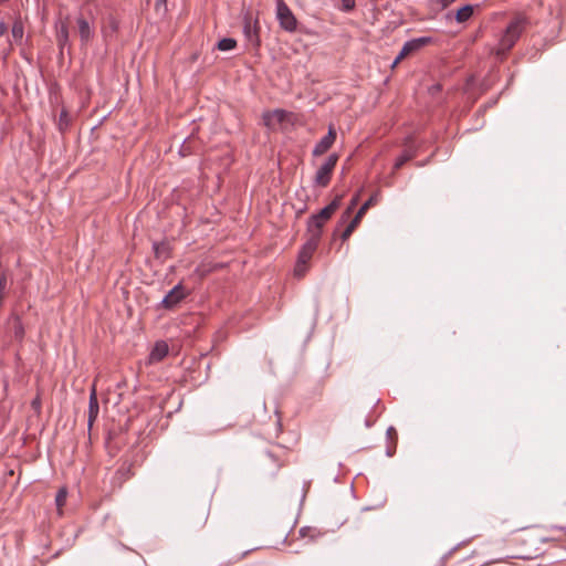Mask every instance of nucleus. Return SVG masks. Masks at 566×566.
Returning <instances> with one entry per match:
<instances>
[{
  "label": "nucleus",
  "instance_id": "obj_21",
  "mask_svg": "<svg viewBox=\"0 0 566 566\" xmlns=\"http://www.w3.org/2000/svg\"><path fill=\"white\" fill-rule=\"evenodd\" d=\"M237 46V41L232 38H224L220 40L217 44V48L220 51H230Z\"/></svg>",
  "mask_w": 566,
  "mask_h": 566
},
{
  "label": "nucleus",
  "instance_id": "obj_13",
  "mask_svg": "<svg viewBox=\"0 0 566 566\" xmlns=\"http://www.w3.org/2000/svg\"><path fill=\"white\" fill-rule=\"evenodd\" d=\"M99 405L98 400H88V417H87V430H92L95 420L98 417Z\"/></svg>",
  "mask_w": 566,
  "mask_h": 566
},
{
  "label": "nucleus",
  "instance_id": "obj_2",
  "mask_svg": "<svg viewBox=\"0 0 566 566\" xmlns=\"http://www.w3.org/2000/svg\"><path fill=\"white\" fill-rule=\"evenodd\" d=\"M284 453L285 451L279 447L264 453L260 467L265 475L275 476L279 470L285 465Z\"/></svg>",
  "mask_w": 566,
  "mask_h": 566
},
{
  "label": "nucleus",
  "instance_id": "obj_12",
  "mask_svg": "<svg viewBox=\"0 0 566 566\" xmlns=\"http://www.w3.org/2000/svg\"><path fill=\"white\" fill-rule=\"evenodd\" d=\"M342 196H337L329 205L324 207L318 213H316L317 218L321 220L328 221L331 217L335 213L340 205Z\"/></svg>",
  "mask_w": 566,
  "mask_h": 566
},
{
  "label": "nucleus",
  "instance_id": "obj_11",
  "mask_svg": "<svg viewBox=\"0 0 566 566\" xmlns=\"http://www.w3.org/2000/svg\"><path fill=\"white\" fill-rule=\"evenodd\" d=\"M286 119V112L284 109H274L263 114V120L266 126H272L274 123L281 124Z\"/></svg>",
  "mask_w": 566,
  "mask_h": 566
},
{
  "label": "nucleus",
  "instance_id": "obj_39",
  "mask_svg": "<svg viewBox=\"0 0 566 566\" xmlns=\"http://www.w3.org/2000/svg\"><path fill=\"white\" fill-rule=\"evenodd\" d=\"M352 233H353V232H352V231L346 227V228H345V230H344V231L342 232V234H340V239H342L343 241H346V240H348V239H349V237L352 235Z\"/></svg>",
  "mask_w": 566,
  "mask_h": 566
},
{
  "label": "nucleus",
  "instance_id": "obj_25",
  "mask_svg": "<svg viewBox=\"0 0 566 566\" xmlns=\"http://www.w3.org/2000/svg\"><path fill=\"white\" fill-rule=\"evenodd\" d=\"M13 332H14V337L19 340H22L23 336H24V327H23V324H22V321L19 318V317H15L14 318V327H13Z\"/></svg>",
  "mask_w": 566,
  "mask_h": 566
},
{
  "label": "nucleus",
  "instance_id": "obj_29",
  "mask_svg": "<svg viewBox=\"0 0 566 566\" xmlns=\"http://www.w3.org/2000/svg\"><path fill=\"white\" fill-rule=\"evenodd\" d=\"M67 492L65 489H60L55 496L57 507H62L66 502Z\"/></svg>",
  "mask_w": 566,
  "mask_h": 566
},
{
  "label": "nucleus",
  "instance_id": "obj_3",
  "mask_svg": "<svg viewBox=\"0 0 566 566\" xmlns=\"http://www.w3.org/2000/svg\"><path fill=\"white\" fill-rule=\"evenodd\" d=\"M276 18L280 27L290 33L297 29V19L283 0L276 1Z\"/></svg>",
  "mask_w": 566,
  "mask_h": 566
},
{
  "label": "nucleus",
  "instance_id": "obj_34",
  "mask_svg": "<svg viewBox=\"0 0 566 566\" xmlns=\"http://www.w3.org/2000/svg\"><path fill=\"white\" fill-rule=\"evenodd\" d=\"M7 274L4 272L0 273V295L4 296V291L7 289Z\"/></svg>",
  "mask_w": 566,
  "mask_h": 566
},
{
  "label": "nucleus",
  "instance_id": "obj_37",
  "mask_svg": "<svg viewBox=\"0 0 566 566\" xmlns=\"http://www.w3.org/2000/svg\"><path fill=\"white\" fill-rule=\"evenodd\" d=\"M88 400H98V398H97V390H96V384L95 382H93V385L91 386Z\"/></svg>",
  "mask_w": 566,
  "mask_h": 566
},
{
  "label": "nucleus",
  "instance_id": "obj_6",
  "mask_svg": "<svg viewBox=\"0 0 566 566\" xmlns=\"http://www.w3.org/2000/svg\"><path fill=\"white\" fill-rule=\"evenodd\" d=\"M336 130L333 125H329L327 134L314 146L313 156L324 155L335 143Z\"/></svg>",
  "mask_w": 566,
  "mask_h": 566
},
{
  "label": "nucleus",
  "instance_id": "obj_35",
  "mask_svg": "<svg viewBox=\"0 0 566 566\" xmlns=\"http://www.w3.org/2000/svg\"><path fill=\"white\" fill-rule=\"evenodd\" d=\"M361 218H358V213L356 212L355 217L350 220V222L346 226L352 232L355 231L357 226L359 224Z\"/></svg>",
  "mask_w": 566,
  "mask_h": 566
},
{
  "label": "nucleus",
  "instance_id": "obj_36",
  "mask_svg": "<svg viewBox=\"0 0 566 566\" xmlns=\"http://www.w3.org/2000/svg\"><path fill=\"white\" fill-rule=\"evenodd\" d=\"M312 254H310L308 252L304 251L302 248L298 252V255H297V260L302 261V262H306L308 263L310 260L312 259Z\"/></svg>",
  "mask_w": 566,
  "mask_h": 566
},
{
  "label": "nucleus",
  "instance_id": "obj_22",
  "mask_svg": "<svg viewBox=\"0 0 566 566\" xmlns=\"http://www.w3.org/2000/svg\"><path fill=\"white\" fill-rule=\"evenodd\" d=\"M130 469L129 468H119L115 473V479L118 481V485L122 484L130 478Z\"/></svg>",
  "mask_w": 566,
  "mask_h": 566
},
{
  "label": "nucleus",
  "instance_id": "obj_33",
  "mask_svg": "<svg viewBox=\"0 0 566 566\" xmlns=\"http://www.w3.org/2000/svg\"><path fill=\"white\" fill-rule=\"evenodd\" d=\"M155 10L157 12H166L167 11V0H155Z\"/></svg>",
  "mask_w": 566,
  "mask_h": 566
},
{
  "label": "nucleus",
  "instance_id": "obj_30",
  "mask_svg": "<svg viewBox=\"0 0 566 566\" xmlns=\"http://www.w3.org/2000/svg\"><path fill=\"white\" fill-rule=\"evenodd\" d=\"M411 54L410 48L405 43L401 51L394 61V66L397 65L402 59Z\"/></svg>",
  "mask_w": 566,
  "mask_h": 566
},
{
  "label": "nucleus",
  "instance_id": "obj_7",
  "mask_svg": "<svg viewBox=\"0 0 566 566\" xmlns=\"http://www.w3.org/2000/svg\"><path fill=\"white\" fill-rule=\"evenodd\" d=\"M243 32L245 38L254 45H260V36H259V25L258 20H255L254 25L251 24V18L245 17L244 18V25H243Z\"/></svg>",
  "mask_w": 566,
  "mask_h": 566
},
{
  "label": "nucleus",
  "instance_id": "obj_14",
  "mask_svg": "<svg viewBox=\"0 0 566 566\" xmlns=\"http://www.w3.org/2000/svg\"><path fill=\"white\" fill-rule=\"evenodd\" d=\"M432 42L433 39L431 36H421L409 40L406 42V44L410 48L411 53H415Z\"/></svg>",
  "mask_w": 566,
  "mask_h": 566
},
{
  "label": "nucleus",
  "instance_id": "obj_17",
  "mask_svg": "<svg viewBox=\"0 0 566 566\" xmlns=\"http://www.w3.org/2000/svg\"><path fill=\"white\" fill-rule=\"evenodd\" d=\"M473 12H474V7L471 4H465L457 11L454 18H455L457 22L464 23L471 19V17L473 15Z\"/></svg>",
  "mask_w": 566,
  "mask_h": 566
},
{
  "label": "nucleus",
  "instance_id": "obj_23",
  "mask_svg": "<svg viewBox=\"0 0 566 566\" xmlns=\"http://www.w3.org/2000/svg\"><path fill=\"white\" fill-rule=\"evenodd\" d=\"M71 119L66 109H62L59 116V129L65 130L70 126Z\"/></svg>",
  "mask_w": 566,
  "mask_h": 566
},
{
  "label": "nucleus",
  "instance_id": "obj_1",
  "mask_svg": "<svg viewBox=\"0 0 566 566\" xmlns=\"http://www.w3.org/2000/svg\"><path fill=\"white\" fill-rule=\"evenodd\" d=\"M526 19L522 15L514 17L505 28L499 44L495 49L497 56H505L506 53L515 45L521 34L525 30Z\"/></svg>",
  "mask_w": 566,
  "mask_h": 566
},
{
  "label": "nucleus",
  "instance_id": "obj_24",
  "mask_svg": "<svg viewBox=\"0 0 566 566\" xmlns=\"http://www.w3.org/2000/svg\"><path fill=\"white\" fill-rule=\"evenodd\" d=\"M377 201V196L376 195H373L367 201H365L363 203V206L358 209L357 213H358V218H363L366 213V211L373 206L375 205Z\"/></svg>",
  "mask_w": 566,
  "mask_h": 566
},
{
  "label": "nucleus",
  "instance_id": "obj_16",
  "mask_svg": "<svg viewBox=\"0 0 566 566\" xmlns=\"http://www.w3.org/2000/svg\"><path fill=\"white\" fill-rule=\"evenodd\" d=\"M416 157V150L412 148L405 149L395 161L394 170L400 169L407 161Z\"/></svg>",
  "mask_w": 566,
  "mask_h": 566
},
{
  "label": "nucleus",
  "instance_id": "obj_19",
  "mask_svg": "<svg viewBox=\"0 0 566 566\" xmlns=\"http://www.w3.org/2000/svg\"><path fill=\"white\" fill-rule=\"evenodd\" d=\"M319 241L321 238L307 235V239L305 243L302 245V249L313 255L318 247Z\"/></svg>",
  "mask_w": 566,
  "mask_h": 566
},
{
  "label": "nucleus",
  "instance_id": "obj_4",
  "mask_svg": "<svg viewBox=\"0 0 566 566\" xmlns=\"http://www.w3.org/2000/svg\"><path fill=\"white\" fill-rule=\"evenodd\" d=\"M338 161V155L337 154H331L324 164L317 169L315 177H314V184L318 187H326L332 178V174L334 168L336 167V164Z\"/></svg>",
  "mask_w": 566,
  "mask_h": 566
},
{
  "label": "nucleus",
  "instance_id": "obj_41",
  "mask_svg": "<svg viewBox=\"0 0 566 566\" xmlns=\"http://www.w3.org/2000/svg\"><path fill=\"white\" fill-rule=\"evenodd\" d=\"M7 32V25L4 22H0V36H2Z\"/></svg>",
  "mask_w": 566,
  "mask_h": 566
},
{
  "label": "nucleus",
  "instance_id": "obj_10",
  "mask_svg": "<svg viewBox=\"0 0 566 566\" xmlns=\"http://www.w3.org/2000/svg\"><path fill=\"white\" fill-rule=\"evenodd\" d=\"M168 355V345L165 342H157L149 354V363H158Z\"/></svg>",
  "mask_w": 566,
  "mask_h": 566
},
{
  "label": "nucleus",
  "instance_id": "obj_20",
  "mask_svg": "<svg viewBox=\"0 0 566 566\" xmlns=\"http://www.w3.org/2000/svg\"><path fill=\"white\" fill-rule=\"evenodd\" d=\"M11 33L14 40L20 41L23 38L24 27L21 20H15L12 24Z\"/></svg>",
  "mask_w": 566,
  "mask_h": 566
},
{
  "label": "nucleus",
  "instance_id": "obj_9",
  "mask_svg": "<svg viewBox=\"0 0 566 566\" xmlns=\"http://www.w3.org/2000/svg\"><path fill=\"white\" fill-rule=\"evenodd\" d=\"M327 221L321 220L316 214L310 217L307 221V235L322 238L323 227Z\"/></svg>",
  "mask_w": 566,
  "mask_h": 566
},
{
  "label": "nucleus",
  "instance_id": "obj_26",
  "mask_svg": "<svg viewBox=\"0 0 566 566\" xmlns=\"http://www.w3.org/2000/svg\"><path fill=\"white\" fill-rule=\"evenodd\" d=\"M307 271V263L300 260L296 261L294 266V275L298 279L303 277Z\"/></svg>",
  "mask_w": 566,
  "mask_h": 566
},
{
  "label": "nucleus",
  "instance_id": "obj_42",
  "mask_svg": "<svg viewBox=\"0 0 566 566\" xmlns=\"http://www.w3.org/2000/svg\"><path fill=\"white\" fill-rule=\"evenodd\" d=\"M3 297L4 296L0 295V306L2 305Z\"/></svg>",
  "mask_w": 566,
  "mask_h": 566
},
{
  "label": "nucleus",
  "instance_id": "obj_18",
  "mask_svg": "<svg viewBox=\"0 0 566 566\" xmlns=\"http://www.w3.org/2000/svg\"><path fill=\"white\" fill-rule=\"evenodd\" d=\"M69 28L65 23H61L56 32V40L61 48H64L69 43Z\"/></svg>",
  "mask_w": 566,
  "mask_h": 566
},
{
  "label": "nucleus",
  "instance_id": "obj_31",
  "mask_svg": "<svg viewBox=\"0 0 566 566\" xmlns=\"http://www.w3.org/2000/svg\"><path fill=\"white\" fill-rule=\"evenodd\" d=\"M31 407L38 415L41 413L42 400L39 394L32 399Z\"/></svg>",
  "mask_w": 566,
  "mask_h": 566
},
{
  "label": "nucleus",
  "instance_id": "obj_28",
  "mask_svg": "<svg viewBox=\"0 0 566 566\" xmlns=\"http://www.w3.org/2000/svg\"><path fill=\"white\" fill-rule=\"evenodd\" d=\"M207 520H208V512L206 510H203L197 517V521L195 522V527L197 530H201L206 523H207Z\"/></svg>",
  "mask_w": 566,
  "mask_h": 566
},
{
  "label": "nucleus",
  "instance_id": "obj_15",
  "mask_svg": "<svg viewBox=\"0 0 566 566\" xmlns=\"http://www.w3.org/2000/svg\"><path fill=\"white\" fill-rule=\"evenodd\" d=\"M153 250L157 259H168L170 256V247L167 242H154Z\"/></svg>",
  "mask_w": 566,
  "mask_h": 566
},
{
  "label": "nucleus",
  "instance_id": "obj_40",
  "mask_svg": "<svg viewBox=\"0 0 566 566\" xmlns=\"http://www.w3.org/2000/svg\"><path fill=\"white\" fill-rule=\"evenodd\" d=\"M387 436H388L389 438L396 437V436H397V431H396V429H395L394 427H389V428L387 429Z\"/></svg>",
  "mask_w": 566,
  "mask_h": 566
},
{
  "label": "nucleus",
  "instance_id": "obj_5",
  "mask_svg": "<svg viewBox=\"0 0 566 566\" xmlns=\"http://www.w3.org/2000/svg\"><path fill=\"white\" fill-rule=\"evenodd\" d=\"M189 295V291L181 283L175 285L163 298L161 305L167 310L174 308Z\"/></svg>",
  "mask_w": 566,
  "mask_h": 566
},
{
  "label": "nucleus",
  "instance_id": "obj_38",
  "mask_svg": "<svg viewBox=\"0 0 566 566\" xmlns=\"http://www.w3.org/2000/svg\"><path fill=\"white\" fill-rule=\"evenodd\" d=\"M457 0H436L437 4L441 7V9L448 8L451 3L455 2Z\"/></svg>",
  "mask_w": 566,
  "mask_h": 566
},
{
  "label": "nucleus",
  "instance_id": "obj_8",
  "mask_svg": "<svg viewBox=\"0 0 566 566\" xmlns=\"http://www.w3.org/2000/svg\"><path fill=\"white\" fill-rule=\"evenodd\" d=\"M78 34L82 45H87L93 39L94 31L88 21L84 17H78L77 20Z\"/></svg>",
  "mask_w": 566,
  "mask_h": 566
},
{
  "label": "nucleus",
  "instance_id": "obj_32",
  "mask_svg": "<svg viewBox=\"0 0 566 566\" xmlns=\"http://www.w3.org/2000/svg\"><path fill=\"white\" fill-rule=\"evenodd\" d=\"M340 2H342L340 9L345 12L353 10L356 6L355 0H340Z\"/></svg>",
  "mask_w": 566,
  "mask_h": 566
},
{
  "label": "nucleus",
  "instance_id": "obj_27",
  "mask_svg": "<svg viewBox=\"0 0 566 566\" xmlns=\"http://www.w3.org/2000/svg\"><path fill=\"white\" fill-rule=\"evenodd\" d=\"M358 203V196H355L350 202H349V206L347 207V209L344 211L343 216H342V220H346L350 217L352 214V211L354 210V208L357 206Z\"/></svg>",
  "mask_w": 566,
  "mask_h": 566
}]
</instances>
